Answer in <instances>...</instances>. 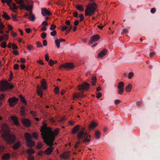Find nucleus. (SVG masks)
Here are the masks:
<instances>
[{
    "label": "nucleus",
    "mask_w": 160,
    "mask_h": 160,
    "mask_svg": "<svg viewBox=\"0 0 160 160\" xmlns=\"http://www.w3.org/2000/svg\"><path fill=\"white\" fill-rule=\"evenodd\" d=\"M37 92L38 96L42 95V93L41 88L39 87L38 86H37Z\"/></svg>",
    "instance_id": "bb28decb"
},
{
    "label": "nucleus",
    "mask_w": 160,
    "mask_h": 160,
    "mask_svg": "<svg viewBox=\"0 0 160 160\" xmlns=\"http://www.w3.org/2000/svg\"><path fill=\"white\" fill-rule=\"evenodd\" d=\"M48 25V22L45 21H43L42 23V25L44 26H47Z\"/></svg>",
    "instance_id": "4d7b16f0"
},
{
    "label": "nucleus",
    "mask_w": 160,
    "mask_h": 160,
    "mask_svg": "<svg viewBox=\"0 0 160 160\" xmlns=\"http://www.w3.org/2000/svg\"><path fill=\"white\" fill-rule=\"evenodd\" d=\"M42 144L41 143H38L37 146V148L38 149H40L42 148Z\"/></svg>",
    "instance_id": "603ef678"
},
{
    "label": "nucleus",
    "mask_w": 160,
    "mask_h": 160,
    "mask_svg": "<svg viewBox=\"0 0 160 160\" xmlns=\"http://www.w3.org/2000/svg\"><path fill=\"white\" fill-rule=\"evenodd\" d=\"M12 4L13 6V8H11V9H13V12H15L16 11L14 10L17 9V7L16 6V5L15 3H12ZM11 8H12L11 7Z\"/></svg>",
    "instance_id": "c03bdc74"
},
{
    "label": "nucleus",
    "mask_w": 160,
    "mask_h": 160,
    "mask_svg": "<svg viewBox=\"0 0 160 160\" xmlns=\"http://www.w3.org/2000/svg\"><path fill=\"white\" fill-rule=\"evenodd\" d=\"M134 73L132 72H130L128 74V77L129 79H131L133 76Z\"/></svg>",
    "instance_id": "09e8293b"
},
{
    "label": "nucleus",
    "mask_w": 160,
    "mask_h": 160,
    "mask_svg": "<svg viewBox=\"0 0 160 160\" xmlns=\"http://www.w3.org/2000/svg\"><path fill=\"white\" fill-rule=\"evenodd\" d=\"M69 156V154L68 152L66 151L64 152L62 154L60 155L61 158L64 159H66L68 158Z\"/></svg>",
    "instance_id": "a211bd4d"
},
{
    "label": "nucleus",
    "mask_w": 160,
    "mask_h": 160,
    "mask_svg": "<svg viewBox=\"0 0 160 160\" xmlns=\"http://www.w3.org/2000/svg\"><path fill=\"white\" fill-rule=\"evenodd\" d=\"M54 91L55 93L58 94L59 92V88L58 87H56L54 89Z\"/></svg>",
    "instance_id": "a19ab883"
},
{
    "label": "nucleus",
    "mask_w": 160,
    "mask_h": 160,
    "mask_svg": "<svg viewBox=\"0 0 160 160\" xmlns=\"http://www.w3.org/2000/svg\"><path fill=\"white\" fill-rule=\"evenodd\" d=\"M21 6V7L20 8V9L22 10L25 9L26 10L29 11L30 16L34 14L32 13V8L33 7V5L31 4V5H28V6H27L25 4H22Z\"/></svg>",
    "instance_id": "1a4fd4ad"
},
{
    "label": "nucleus",
    "mask_w": 160,
    "mask_h": 160,
    "mask_svg": "<svg viewBox=\"0 0 160 160\" xmlns=\"http://www.w3.org/2000/svg\"><path fill=\"white\" fill-rule=\"evenodd\" d=\"M79 140L81 139L83 143L89 142L91 141V136L88 134L87 132L82 130L79 132L77 136Z\"/></svg>",
    "instance_id": "7ed1b4c3"
},
{
    "label": "nucleus",
    "mask_w": 160,
    "mask_h": 160,
    "mask_svg": "<svg viewBox=\"0 0 160 160\" xmlns=\"http://www.w3.org/2000/svg\"><path fill=\"white\" fill-rule=\"evenodd\" d=\"M37 62L41 65H43L44 64V63L42 62V60H40L39 61H37Z\"/></svg>",
    "instance_id": "338daca9"
},
{
    "label": "nucleus",
    "mask_w": 160,
    "mask_h": 160,
    "mask_svg": "<svg viewBox=\"0 0 160 160\" xmlns=\"http://www.w3.org/2000/svg\"><path fill=\"white\" fill-rule=\"evenodd\" d=\"M80 126L77 125L74 126L72 129V134H74L79 130Z\"/></svg>",
    "instance_id": "412c9836"
},
{
    "label": "nucleus",
    "mask_w": 160,
    "mask_h": 160,
    "mask_svg": "<svg viewBox=\"0 0 160 160\" xmlns=\"http://www.w3.org/2000/svg\"><path fill=\"white\" fill-rule=\"evenodd\" d=\"M43 44L44 46H46L47 45V41L46 40H44L43 41Z\"/></svg>",
    "instance_id": "69168bd1"
},
{
    "label": "nucleus",
    "mask_w": 160,
    "mask_h": 160,
    "mask_svg": "<svg viewBox=\"0 0 160 160\" xmlns=\"http://www.w3.org/2000/svg\"><path fill=\"white\" fill-rule=\"evenodd\" d=\"M3 36L4 37L5 40L7 41L8 39V35L6 34H3Z\"/></svg>",
    "instance_id": "bf43d9fd"
},
{
    "label": "nucleus",
    "mask_w": 160,
    "mask_h": 160,
    "mask_svg": "<svg viewBox=\"0 0 160 160\" xmlns=\"http://www.w3.org/2000/svg\"><path fill=\"white\" fill-rule=\"evenodd\" d=\"M21 121L23 125L26 127H29L30 126L31 122L29 119L23 118L22 119Z\"/></svg>",
    "instance_id": "ddd939ff"
},
{
    "label": "nucleus",
    "mask_w": 160,
    "mask_h": 160,
    "mask_svg": "<svg viewBox=\"0 0 160 160\" xmlns=\"http://www.w3.org/2000/svg\"><path fill=\"white\" fill-rule=\"evenodd\" d=\"M56 26L54 24H52L50 28V29L51 30H53L56 28Z\"/></svg>",
    "instance_id": "49530a36"
},
{
    "label": "nucleus",
    "mask_w": 160,
    "mask_h": 160,
    "mask_svg": "<svg viewBox=\"0 0 160 160\" xmlns=\"http://www.w3.org/2000/svg\"><path fill=\"white\" fill-rule=\"evenodd\" d=\"M14 87L13 85H11L7 81H5L2 83L0 86V89L2 91L8 90Z\"/></svg>",
    "instance_id": "6e6552de"
},
{
    "label": "nucleus",
    "mask_w": 160,
    "mask_h": 160,
    "mask_svg": "<svg viewBox=\"0 0 160 160\" xmlns=\"http://www.w3.org/2000/svg\"><path fill=\"white\" fill-rule=\"evenodd\" d=\"M27 48L29 51H31L33 48V46L32 45L28 44L27 45Z\"/></svg>",
    "instance_id": "37998d69"
},
{
    "label": "nucleus",
    "mask_w": 160,
    "mask_h": 160,
    "mask_svg": "<svg viewBox=\"0 0 160 160\" xmlns=\"http://www.w3.org/2000/svg\"><path fill=\"white\" fill-rule=\"evenodd\" d=\"M76 8L78 10L80 11H82L84 10L83 6L82 5H78L76 7Z\"/></svg>",
    "instance_id": "473e14b6"
},
{
    "label": "nucleus",
    "mask_w": 160,
    "mask_h": 160,
    "mask_svg": "<svg viewBox=\"0 0 160 160\" xmlns=\"http://www.w3.org/2000/svg\"><path fill=\"white\" fill-rule=\"evenodd\" d=\"M43 140H49L54 141L55 137L50 127L46 128V130L42 135Z\"/></svg>",
    "instance_id": "20e7f679"
},
{
    "label": "nucleus",
    "mask_w": 160,
    "mask_h": 160,
    "mask_svg": "<svg viewBox=\"0 0 160 160\" xmlns=\"http://www.w3.org/2000/svg\"><path fill=\"white\" fill-rule=\"evenodd\" d=\"M41 86L44 90H45L47 88L46 86V82L45 80L44 79H42L41 82Z\"/></svg>",
    "instance_id": "393cba45"
},
{
    "label": "nucleus",
    "mask_w": 160,
    "mask_h": 160,
    "mask_svg": "<svg viewBox=\"0 0 160 160\" xmlns=\"http://www.w3.org/2000/svg\"><path fill=\"white\" fill-rule=\"evenodd\" d=\"M156 11V9L155 8H152L151 9L150 11L152 13H154Z\"/></svg>",
    "instance_id": "e2e57ef3"
},
{
    "label": "nucleus",
    "mask_w": 160,
    "mask_h": 160,
    "mask_svg": "<svg viewBox=\"0 0 160 160\" xmlns=\"http://www.w3.org/2000/svg\"><path fill=\"white\" fill-rule=\"evenodd\" d=\"M74 67V65L72 63H66L64 64L61 65L59 68H72Z\"/></svg>",
    "instance_id": "4468645a"
},
{
    "label": "nucleus",
    "mask_w": 160,
    "mask_h": 160,
    "mask_svg": "<svg viewBox=\"0 0 160 160\" xmlns=\"http://www.w3.org/2000/svg\"><path fill=\"white\" fill-rule=\"evenodd\" d=\"M41 10L42 14L43 16H45L47 15L50 16L51 14V13L46 8H42Z\"/></svg>",
    "instance_id": "2eb2a0df"
},
{
    "label": "nucleus",
    "mask_w": 160,
    "mask_h": 160,
    "mask_svg": "<svg viewBox=\"0 0 160 160\" xmlns=\"http://www.w3.org/2000/svg\"><path fill=\"white\" fill-rule=\"evenodd\" d=\"M21 146V143L20 142H18L14 144L12 147L13 149L14 150H16L19 148Z\"/></svg>",
    "instance_id": "5701e85b"
},
{
    "label": "nucleus",
    "mask_w": 160,
    "mask_h": 160,
    "mask_svg": "<svg viewBox=\"0 0 160 160\" xmlns=\"http://www.w3.org/2000/svg\"><path fill=\"white\" fill-rule=\"evenodd\" d=\"M12 120L13 121L14 124L16 126H19V123L18 120V118L14 116H12L11 117Z\"/></svg>",
    "instance_id": "6ab92c4d"
},
{
    "label": "nucleus",
    "mask_w": 160,
    "mask_h": 160,
    "mask_svg": "<svg viewBox=\"0 0 160 160\" xmlns=\"http://www.w3.org/2000/svg\"><path fill=\"white\" fill-rule=\"evenodd\" d=\"M3 14L2 15V16L5 19L7 20H9L11 18L10 17L6 12L3 11Z\"/></svg>",
    "instance_id": "cd10ccee"
},
{
    "label": "nucleus",
    "mask_w": 160,
    "mask_h": 160,
    "mask_svg": "<svg viewBox=\"0 0 160 160\" xmlns=\"http://www.w3.org/2000/svg\"><path fill=\"white\" fill-rule=\"evenodd\" d=\"M5 28L4 25L2 24V23H1L0 24V29H3Z\"/></svg>",
    "instance_id": "774afa93"
},
{
    "label": "nucleus",
    "mask_w": 160,
    "mask_h": 160,
    "mask_svg": "<svg viewBox=\"0 0 160 160\" xmlns=\"http://www.w3.org/2000/svg\"><path fill=\"white\" fill-rule=\"evenodd\" d=\"M72 28V25L70 24V25H68V28L67 29H68V30L70 31L71 30Z\"/></svg>",
    "instance_id": "0e129e2a"
},
{
    "label": "nucleus",
    "mask_w": 160,
    "mask_h": 160,
    "mask_svg": "<svg viewBox=\"0 0 160 160\" xmlns=\"http://www.w3.org/2000/svg\"><path fill=\"white\" fill-rule=\"evenodd\" d=\"M25 136L26 140V144L28 147L32 148L34 146L35 142L32 141L31 135L28 132L25 133Z\"/></svg>",
    "instance_id": "0eeeda50"
},
{
    "label": "nucleus",
    "mask_w": 160,
    "mask_h": 160,
    "mask_svg": "<svg viewBox=\"0 0 160 160\" xmlns=\"http://www.w3.org/2000/svg\"><path fill=\"white\" fill-rule=\"evenodd\" d=\"M121 102L119 100L116 99L115 100V104L116 105H118Z\"/></svg>",
    "instance_id": "680f3d73"
},
{
    "label": "nucleus",
    "mask_w": 160,
    "mask_h": 160,
    "mask_svg": "<svg viewBox=\"0 0 160 160\" xmlns=\"http://www.w3.org/2000/svg\"><path fill=\"white\" fill-rule=\"evenodd\" d=\"M2 137L6 143L9 145L14 143L16 139V137L15 135L10 133L8 131L5 130L3 132Z\"/></svg>",
    "instance_id": "f03ea898"
},
{
    "label": "nucleus",
    "mask_w": 160,
    "mask_h": 160,
    "mask_svg": "<svg viewBox=\"0 0 160 160\" xmlns=\"http://www.w3.org/2000/svg\"><path fill=\"white\" fill-rule=\"evenodd\" d=\"M18 4H20V8L21 7V5L23 4V3L24 2L23 0H20V1H18L17 0H14Z\"/></svg>",
    "instance_id": "c9c22d12"
},
{
    "label": "nucleus",
    "mask_w": 160,
    "mask_h": 160,
    "mask_svg": "<svg viewBox=\"0 0 160 160\" xmlns=\"http://www.w3.org/2000/svg\"><path fill=\"white\" fill-rule=\"evenodd\" d=\"M28 19L31 21H34L35 20V15L34 14L30 15V16L28 18Z\"/></svg>",
    "instance_id": "2f4dec72"
},
{
    "label": "nucleus",
    "mask_w": 160,
    "mask_h": 160,
    "mask_svg": "<svg viewBox=\"0 0 160 160\" xmlns=\"http://www.w3.org/2000/svg\"><path fill=\"white\" fill-rule=\"evenodd\" d=\"M18 99L15 97H12L9 98L8 102H9L10 107H13L17 102Z\"/></svg>",
    "instance_id": "9d476101"
},
{
    "label": "nucleus",
    "mask_w": 160,
    "mask_h": 160,
    "mask_svg": "<svg viewBox=\"0 0 160 160\" xmlns=\"http://www.w3.org/2000/svg\"><path fill=\"white\" fill-rule=\"evenodd\" d=\"M57 34V32L56 30H54L52 32H51L50 35L52 36H55Z\"/></svg>",
    "instance_id": "8fccbe9b"
},
{
    "label": "nucleus",
    "mask_w": 160,
    "mask_h": 160,
    "mask_svg": "<svg viewBox=\"0 0 160 160\" xmlns=\"http://www.w3.org/2000/svg\"><path fill=\"white\" fill-rule=\"evenodd\" d=\"M102 94L101 92H98L97 94L96 97L98 98H100L102 96Z\"/></svg>",
    "instance_id": "13d9d810"
},
{
    "label": "nucleus",
    "mask_w": 160,
    "mask_h": 160,
    "mask_svg": "<svg viewBox=\"0 0 160 160\" xmlns=\"http://www.w3.org/2000/svg\"><path fill=\"white\" fill-rule=\"evenodd\" d=\"M10 158V154L9 153L4 154L2 157V160H7L9 159Z\"/></svg>",
    "instance_id": "4be33fe9"
},
{
    "label": "nucleus",
    "mask_w": 160,
    "mask_h": 160,
    "mask_svg": "<svg viewBox=\"0 0 160 160\" xmlns=\"http://www.w3.org/2000/svg\"><path fill=\"white\" fill-rule=\"evenodd\" d=\"M97 78H96L94 76H92V85H94L96 82Z\"/></svg>",
    "instance_id": "7c9ffc66"
},
{
    "label": "nucleus",
    "mask_w": 160,
    "mask_h": 160,
    "mask_svg": "<svg viewBox=\"0 0 160 160\" xmlns=\"http://www.w3.org/2000/svg\"><path fill=\"white\" fill-rule=\"evenodd\" d=\"M41 37L42 39H44L46 38L47 36L46 33L43 32H42L41 34Z\"/></svg>",
    "instance_id": "58836bf2"
},
{
    "label": "nucleus",
    "mask_w": 160,
    "mask_h": 160,
    "mask_svg": "<svg viewBox=\"0 0 160 160\" xmlns=\"http://www.w3.org/2000/svg\"><path fill=\"white\" fill-rule=\"evenodd\" d=\"M54 61L52 59H50L49 61L48 64L51 66H53V64H54Z\"/></svg>",
    "instance_id": "de8ad7c7"
},
{
    "label": "nucleus",
    "mask_w": 160,
    "mask_h": 160,
    "mask_svg": "<svg viewBox=\"0 0 160 160\" xmlns=\"http://www.w3.org/2000/svg\"><path fill=\"white\" fill-rule=\"evenodd\" d=\"M19 68V65L17 64H15L14 65V68L15 70H18Z\"/></svg>",
    "instance_id": "6e6d98bb"
},
{
    "label": "nucleus",
    "mask_w": 160,
    "mask_h": 160,
    "mask_svg": "<svg viewBox=\"0 0 160 160\" xmlns=\"http://www.w3.org/2000/svg\"><path fill=\"white\" fill-rule=\"evenodd\" d=\"M45 59L46 61H47V62L49 60V57L48 54V53L46 54L45 55Z\"/></svg>",
    "instance_id": "864d4df0"
},
{
    "label": "nucleus",
    "mask_w": 160,
    "mask_h": 160,
    "mask_svg": "<svg viewBox=\"0 0 160 160\" xmlns=\"http://www.w3.org/2000/svg\"><path fill=\"white\" fill-rule=\"evenodd\" d=\"M107 54V50L106 49H103L102 50L100 53H99L98 55V58H102L103 57L105 56Z\"/></svg>",
    "instance_id": "dca6fc26"
},
{
    "label": "nucleus",
    "mask_w": 160,
    "mask_h": 160,
    "mask_svg": "<svg viewBox=\"0 0 160 160\" xmlns=\"http://www.w3.org/2000/svg\"><path fill=\"white\" fill-rule=\"evenodd\" d=\"M36 44L37 45V47H43V46L42 45V44L39 41L37 42L36 43Z\"/></svg>",
    "instance_id": "a18cd8bd"
},
{
    "label": "nucleus",
    "mask_w": 160,
    "mask_h": 160,
    "mask_svg": "<svg viewBox=\"0 0 160 160\" xmlns=\"http://www.w3.org/2000/svg\"><path fill=\"white\" fill-rule=\"evenodd\" d=\"M59 129L58 128L55 129L54 130V131H53V132L54 134V136H55V135H57L58 134V133L59 132Z\"/></svg>",
    "instance_id": "e433bc0d"
},
{
    "label": "nucleus",
    "mask_w": 160,
    "mask_h": 160,
    "mask_svg": "<svg viewBox=\"0 0 160 160\" xmlns=\"http://www.w3.org/2000/svg\"><path fill=\"white\" fill-rule=\"evenodd\" d=\"M27 153L29 155L31 154H33L35 153V151L34 150L31 148H29L28 149L27 151Z\"/></svg>",
    "instance_id": "c756f323"
},
{
    "label": "nucleus",
    "mask_w": 160,
    "mask_h": 160,
    "mask_svg": "<svg viewBox=\"0 0 160 160\" xmlns=\"http://www.w3.org/2000/svg\"><path fill=\"white\" fill-rule=\"evenodd\" d=\"M95 135L96 137V139H99L100 138V133L99 131H96V132Z\"/></svg>",
    "instance_id": "72a5a7b5"
},
{
    "label": "nucleus",
    "mask_w": 160,
    "mask_h": 160,
    "mask_svg": "<svg viewBox=\"0 0 160 160\" xmlns=\"http://www.w3.org/2000/svg\"><path fill=\"white\" fill-rule=\"evenodd\" d=\"M33 137L35 138H37L38 137V135L36 132H33L32 133Z\"/></svg>",
    "instance_id": "3c124183"
},
{
    "label": "nucleus",
    "mask_w": 160,
    "mask_h": 160,
    "mask_svg": "<svg viewBox=\"0 0 160 160\" xmlns=\"http://www.w3.org/2000/svg\"><path fill=\"white\" fill-rule=\"evenodd\" d=\"M7 44L5 42H2L1 45V46L3 48H5L6 47Z\"/></svg>",
    "instance_id": "79ce46f5"
},
{
    "label": "nucleus",
    "mask_w": 160,
    "mask_h": 160,
    "mask_svg": "<svg viewBox=\"0 0 160 160\" xmlns=\"http://www.w3.org/2000/svg\"><path fill=\"white\" fill-rule=\"evenodd\" d=\"M55 42L57 47L59 48L60 47V42L58 40V39H56L55 41Z\"/></svg>",
    "instance_id": "f704fd0d"
},
{
    "label": "nucleus",
    "mask_w": 160,
    "mask_h": 160,
    "mask_svg": "<svg viewBox=\"0 0 160 160\" xmlns=\"http://www.w3.org/2000/svg\"><path fill=\"white\" fill-rule=\"evenodd\" d=\"M42 124L43 125L41 127V129H40L41 135L43 134V133L45 132L47 128V124L45 122V121L43 122Z\"/></svg>",
    "instance_id": "f3484780"
},
{
    "label": "nucleus",
    "mask_w": 160,
    "mask_h": 160,
    "mask_svg": "<svg viewBox=\"0 0 160 160\" xmlns=\"http://www.w3.org/2000/svg\"><path fill=\"white\" fill-rule=\"evenodd\" d=\"M89 84L87 82L82 83L78 86V90L81 92L76 93L74 92L73 95V98L75 99L76 98H82L84 97L85 95H83V91H87L89 88Z\"/></svg>",
    "instance_id": "f257e3e1"
},
{
    "label": "nucleus",
    "mask_w": 160,
    "mask_h": 160,
    "mask_svg": "<svg viewBox=\"0 0 160 160\" xmlns=\"http://www.w3.org/2000/svg\"><path fill=\"white\" fill-rule=\"evenodd\" d=\"M100 38L98 34H96L92 36L90 38L89 44H92L94 42L97 41Z\"/></svg>",
    "instance_id": "f8f14e48"
},
{
    "label": "nucleus",
    "mask_w": 160,
    "mask_h": 160,
    "mask_svg": "<svg viewBox=\"0 0 160 160\" xmlns=\"http://www.w3.org/2000/svg\"><path fill=\"white\" fill-rule=\"evenodd\" d=\"M96 8L97 5L94 2H93L92 3L88 4L85 10V15L90 16L94 14L96 11Z\"/></svg>",
    "instance_id": "39448f33"
},
{
    "label": "nucleus",
    "mask_w": 160,
    "mask_h": 160,
    "mask_svg": "<svg viewBox=\"0 0 160 160\" xmlns=\"http://www.w3.org/2000/svg\"><path fill=\"white\" fill-rule=\"evenodd\" d=\"M132 88V84L131 83H129L128 85L125 88V91L127 92H129L131 90Z\"/></svg>",
    "instance_id": "a878e982"
},
{
    "label": "nucleus",
    "mask_w": 160,
    "mask_h": 160,
    "mask_svg": "<svg viewBox=\"0 0 160 160\" xmlns=\"http://www.w3.org/2000/svg\"><path fill=\"white\" fill-rule=\"evenodd\" d=\"M19 98L21 100V101L25 104V105H27L26 101L25 98L23 97L22 95H20L19 96Z\"/></svg>",
    "instance_id": "c85d7f7f"
},
{
    "label": "nucleus",
    "mask_w": 160,
    "mask_h": 160,
    "mask_svg": "<svg viewBox=\"0 0 160 160\" xmlns=\"http://www.w3.org/2000/svg\"><path fill=\"white\" fill-rule=\"evenodd\" d=\"M97 126V124L95 122L92 121L89 124V128L90 129H92L94 128Z\"/></svg>",
    "instance_id": "b1692460"
},
{
    "label": "nucleus",
    "mask_w": 160,
    "mask_h": 160,
    "mask_svg": "<svg viewBox=\"0 0 160 160\" xmlns=\"http://www.w3.org/2000/svg\"><path fill=\"white\" fill-rule=\"evenodd\" d=\"M60 27L62 28V29H61L62 31L65 30L68 28V27L66 26H61Z\"/></svg>",
    "instance_id": "5fc2aeb1"
},
{
    "label": "nucleus",
    "mask_w": 160,
    "mask_h": 160,
    "mask_svg": "<svg viewBox=\"0 0 160 160\" xmlns=\"http://www.w3.org/2000/svg\"><path fill=\"white\" fill-rule=\"evenodd\" d=\"M12 48L13 49H17L18 48V47L15 44L13 43L12 45Z\"/></svg>",
    "instance_id": "052dcab7"
},
{
    "label": "nucleus",
    "mask_w": 160,
    "mask_h": 160,
    "mask_svg": "<svg viewBox=\"0 0 160 160\" xmlns=\"http://www.w3.org/2000/svg\"><path fill=\"white\" fill-rule=\"evenodd\" d=\"M20 113L22 116H25L26 115L25 109L24 106H22L20 108Z\"/></svg>",
    "instance_id": "aec40b11"
},
{
    "label": "nucleus",
    "mask_w": 160,
    "mask_h": 160,
    "mask_svg": "<svg viewBox=\"0 0 160 160\" xmlns=\"http://www.w3.org/2000/svg\"><path fill=\"white\" fill-rule=\"evenodd\" d=\"M124 83L123 82H120L118 84V93L121 95L124 91Z\"/></svg>",
    "instance_id": "9b49d317"
},
{
    "label": "nucleus",
    "mask_w": 160,
    "mask_h": 160,
    "mask_svg": "<svg viewBox=\"0 0 160 160\" xmlns=\"http://www.w3.org/2000/svg\"><path fill=\"white\" fill-rule=\"evenodd\" d=\"M45 143L48 146H49V147L48 148L44 151V152L47 155H49L53 152L54 150V148L52 147V146L54 145V141H52V140H43Z\"/></svg>",
    "instance_id": "423d86ee"
},
{
    "label": "nucleus",
    "mask_w": 160,
    "mask_h": 160,
    "mask_svg": "<svg viewBox=\"0 0 160 160\" xmlns=\"http://www.w3.org/2000/svg\"><path fill=\"white\" fill-rule=\"evenodd\" d=\"M11 16L12 18V19L14 21H17L18 20V19L16 18V15H14L13 14H11Z\"/></svg>",
    "instance_id": "4c0bfd02"
},
{
    "label": "nucleus",
    "mask_w": 160,
    "mask_h": 160,
    "mask_svg": "<svg viewBox=\"0 0 160 160\" xmlns=\"http://www.w3.org/2000/svg\"><path fill=\"white\" fill-rule=\"evenodd\" d=\"M28 160H34V156L31 155H29L27 157Z\"/></svg>",
    "instance_id": "ea45409f"
}]
</instances>
